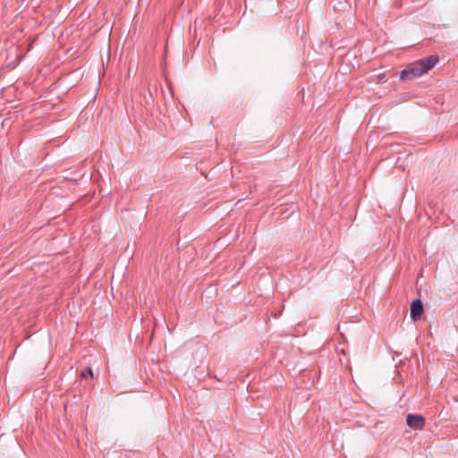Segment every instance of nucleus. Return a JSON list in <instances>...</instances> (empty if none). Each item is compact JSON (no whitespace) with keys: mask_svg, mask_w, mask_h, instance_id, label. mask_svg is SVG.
Wrapping results in <instances>:
<instances>
[{"mask_svg":"<svg viewBox=\"0 0 458 458\" xmlns=\"http://www.w3.org/2000/svg\"><path fill=\"white\" fill-rule=\"evenodd\" d=\"M406 424L413 430H420L425 426V419L421 415L410 413L406 417Z\"/></svg>","mask_w":458,"mask_h":458,"instance_id":"nucleus-2","label":"nucleus"},{"mask_svg":"<svg viewBox=\"0 0 458 458\" xmlns=\"http://www.w3.org/2000/svg\"><path fill=\"white\" fill-rule=\"evenodd\" d=\"M439 61L437 55H432L410 64L401 72L400 79L412 81L430 71Z\"/></svg>","mask_w":458,"mask_h":458,"instance_id":"nucleus-1","label":"nucleus"},{"mask_svg":"<svg viewBox=\"0 0 458 458\" xmlns=\"http://www.w3.org/2000/svg\"><path fill=\"white\" fill-rule=\"evenodd\" d=\"M81 377L82 378H92L93 377V371L90 368H86L81 372Z\"/></svg>","mask_w":458,"mask_h":458,"instance_id":"nucleus-4","label":"nucleus"},{"mask_svg":"<svg viewBox=\"0 0 458 458\" xmlns=\"http://www.w3.org/2000/svg\"><path fill=\"white\" fill-rule=\"evenodd\" d=\"M423 313V304L420 300H415L411 304V318L414 321L419 320Z\"/></svg>","mask_w":458,"mask_h":458,"instance_id":"nucleus-3","label":"nucleus"}]
</instances>
